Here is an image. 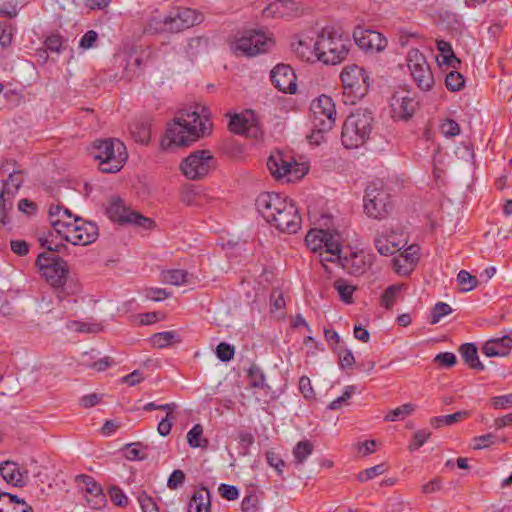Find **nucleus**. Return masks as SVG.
<instances>
[{
	"instance_id": "obj_1",
	"label": "nucleus",
	"mask_w": 512,
	"mask_h": 512,
	"mask_svg": "<svg viewBox=\"0 0 512 512\" xmlns=\"http://www.w3.org/2000/svg\"><path fill=\"white\" fill-rule=\"evenodd\" d=\"M213 128L210 111L205 106L180 110L167 124L165 135L161 139L163 150L186 147L208 136Z\"/></svg>"
},
{
	"instance_id": "obj_2",
	"label": "nucleus",
	"mask_w": 512,
	"mask_h": 512,
	"mask_svg": "<svg viewBox=\"0 0 512 512\" xmlns=\"http://www.w3.org/2000/svg\"><path fill=\"white\" fill-rule=\"evenodd\" d=\"M0 223H10L9 211L13 209L15 195L20 189L24 177L21 170L16 169V163L12 160L5 161L0 167Z\"/></svg>"
},
{
	"instance_id": "obj_3",
	"label": "nucleus",
	"mask_w": 512,
	"mask_h": 512,
	"mask_svg": "<svg viewBox=\"0 0 512 512\" xmlns=\"http://www.w3.org/2000/svg\"><path fill=\"white\" fill-rule=\"evenodd\" d=\"M0 223H10L9 211L13 209L15 195L20 189L24 177L21 170L16 169V163L12 160L5 161L0 167Z\"/></svg>"
},
{
	"instance_id": "obj_4",
	"label": "nucleus",
	"mask_w": 512,
	"mask_h": 512,
	"mask_svg": "<svg viewBox=\"0 0 512 512\" xmlns=\"http://www.w3.org/2000/svg\"><path fill=\"white\" fill-rule=\"evenodd\" d=\"M91 153L104 173L119 172L128 158L126 146L119 139H99L93 142Z\"/></svg>"
},
{
	"instance_id": "obj_5",
	"label": "nucleus",
	"mask_w": 512,
	"mask_h": 512,
	"mask_svg": "<svg viewBox=\"0 0 512 512\" xmlns=\"http://www.w3.org/2000/svg\"><path fill=\"white\" fill-rule=\"evenodd\" d=\"M372 123V112L367 109H358L351 113L342 127V144L348 149L363 145L371 134Z\"/></svg>"
},
{
	"instance_id": "obj_6",
	"label": "nucleus",
	"mask_w": 512,
	"mask_h": 512,
	"mask_svg": "<svg viewBox=\"0 0 512 512\" xmlns=\"http://www.w3.org/2000/svg\"><path fill=\"white\" fill-rule=\"evenodd\" d=\"M350 42L340 35L324 29L315 41L318 60L325 64L336 65L342 62L349 51Z\"/></svg>"
},
{
	"instance_id": "obj_7",
	"label": "nucleus",
	"mask_w": 512,
	"mask_h": 512,
	"mask_svg": "<svg viewBox=\"0 0 512 512\" xmlns=\"http://www.w3.org/2000/svg\"><path fill=\"white\" fill-rule=\"evenodd\" d=\"M340 78L343 85L344 95L351 103L362 99L368 92L370 78L368 73L356 64L347 65L343 68Z\"/></svg>"
},
{
	"instance_id": "obj_8",
	"label": "nucleus",
	"mask_w": 512,
	"mask_h": 512,
	"mask_svg": "<svg viewBox=\"0 0 512 512\" xmlns=\"http://www.w3.org/2000/svg\"><path fill=\"white\" fill-rule=\"evenodd\" d=\"M36 265L46 281L53 287H62L67 279L68 265L58 255L43 252L38 255Z\"/></svg>"
},
{
	"instance_id": "obj_9",
	"label": "nucleus",
	"mask_w": 512,
	"mask_h": 512,
	"mask_svg": "<svg viewBox=\"0 0 512 512\" xmlns=\"http://www.w3.org/2000/svg\"><path fill=\"white\" fill-rule=\"evenodd\" d=\"M311 111L313 113L312 123L314 130L311 138L316 136L322 138V133L330 131L334 125L336 116L335 104L331 97L321 95L317 100L313 101Z\"/></svg>"
},
{
	"instance_id": "obj_10",
	"label": "nucleus",
	"mask_w": 512,
	"mask_h": 512,
	"mask_svg": "<svg viewBox=\"0 0 512 512\" xmlns=\"http://www.w3.org/2000/svg\"><path fill=\"white\" fill-rule=\"evenodd\" d=\"M273 45L272 38L264 32L247 30L235 41L233 50L236 54L253 57L269 51Z\"/></svg>"
},
{
	"instance_id": "obj_11",
	"label": "nucleus",
	"mask_w": 512,
	"mask_h": 512,
	"mask_svg": "<svg viewBox=\"0 0 512 512\" xmlns=\"http://www.w3.org/2000/svg\"><path fill=\"white\" fill-rule=\"evenodd\" d=\"M215 166V158L209 150H196L181 163V171L190 180L205 177Z\"/></svg>"
},
{
	"instance_id": "obj_12",
	"label": "nucleus",
	"mask_w": 512,
	"mask_h": 512,
	"mask_svg": "<svg viewBox=\"0 0 512 512\" xmlns=\"http://www.w3.org/2000/svg\"><path fill=\"white\" fill-rule=\"evenodd\" d=\"M407 65L417 86L423 91H430L434 77L424 54L418 49H411L407 55Z\"/></svg>"
},
{
	"instance_id": "obj_13",
	"label": "nucleus",
	"mask_w": 512,
	"mask_h": 512,
	"mask_svg": "<svg viewBox=\"0 0 512 512\" xmlns=\"http://www.w3.org/2000/svg\"><path fill=\"white\" fill-rule=\"evenodd\" d=\"M107 216L114 222L120 224H134L145 229H149L153 225V220L126 207L120 198L113 199L106 208Z\"/></svg>"
},
{
	"instance_id": "obj_14",
	"label": "nucleus",
	"mask_w": 512,
	"mask_h": 512,
	"mask_svg": "<svg viewBox=\"0 0 512 512\" xmlns=\"http://www.w3.org/2000/svg\"><path fill=\"white\" fill-rule=\"evenodd\" d=\"M267 167L273 176L276 178L287 176L288 181L299 179L307 172V168L303 164L285 159L281 152L270 155L267 160Z\"/></svg>"
},
{
	"instance_id": "obj_15",
	"label": "nucleus",
	"mask_w": 512,
	"mask_h": 512,
	"mask_svg": "<svg viewBox=\"0 0 512 512\" xmlns=\"http://www.w3.org/2000/svg\"><path fill=\"white\" fill-rule=\"evenodd\" d=\"M52 231L49 232V237L40 238L41 245L46 247L50 252L65 253L67 246L61 243H54V238L60 237L62 240L67 242L72 229L74 228V221H69L66 217L56 216L53 219H49Z\"/></svg>"
},
{
	"instance_id": "obj_16",
	"label": "nucleus",
	"mask_w": 512,
	"mask_h": 512,
	"mask_svg": "<svg viewBox=\"0 0 512 512\" xmlns=\"http://www.w3.org/2000/svg\"><path fill=\"white\" fill-rule=\"evenodd\" d=\"M390 197L385 191L374 185L366 188L364 196V210L366 214L374 219L384 218L391 209Z\"/></svg>"
},
{
	"instance_id": "obj_17",
	"label": "nucleus",
	"mask_w": 512,
	"mask_h": 512,
	"mask_svg": "<svg viewBox=\"0 0 512 512\" xmlns=\"http://www.w3.org/2000/svg\"><path fill=\"white\" fill-rule=\"evenodd\" d=\"M340 236L337 233H331L328 230L312 229L306 237L305 243L307 247L314 253H318L325 249L326 254L335 255L339 250Z\"/></svg>"
},
{
	"instance_id": "obj_18",
	"label": "nucleus",
	"mask_w": 512,
	"mask_h": 512,
	"mask_svg": "<svg viewBox=\"0 0 512 512\" xmlns=\"http://www.w3.org/2000/svg\"><path fill=\"white\" fill-rule=\"evenodd\" d=\"M269 224L280 232L296 233L301 227V217L295 204L287 199L282 205L281 211L275 215V220H271Z\"/></svg>"
},
{
	"instance_id": "obj_19",
	"label": "nucleus",
	"mask_w": 512,
	"mask_h": 512,
	"mask_svg": "<svg viewBox=\"0 0 512 512\" xmlns=\"http://www.w3.org/2000/svg\"><path fill=\"white\" fill-rule=\"evenodd\" d=\"M203 21L202 14L191 8H176L166 16L167 33H178Z\"/></svg>"
},
{
	"instance_id": "obj_20",
	"label": "nucleus",
	"mask_w": 512,
	"mask_h": 512,
	"mask_svg": "<svg viewBox=\"0 0 512 512\" xmlns=\"http://www.w3.org/2000/svg\"><path fill=\"white\" fill-rule=\"evenodd\" d=\"M272 84L279 91L295 94L297 91V76L290 65L277 64L270 72Z\"/></svg>"
},
{
	"instance_id": "obj_21",
	"label": "nucleus",
	"mask_w": 512,
	"mask_h": 512,
	"mask_svg": "<svg viewBox=\"0 0 512 512\" xmlns=\"http://www.w3.org/2000/svg\"><path fill=\"white\" fill-rule=\"evenodd\" d=\"M357 46L367 52H380L387 46V39L379 32L357 27L353 32Z\"/></svg>"
},
{
	"instance_id": "obj_22",
	"label": "nucleus",
	"mask_w": 512,
	"mask_h": 512,
	"mask_svg": "<svg viewBox=\"0 0 512 512\" xmlns=\"http://www.w3.org/2000/svg\"><path fill=\"white\" fill-rule=\"evenodd\" d=\"M98 227L95 223L86 221L82 218H74V228L67 238V242L73 245H88L93 243L98 237Z\"/></svg>"
},
{
	"instance_id": "obj_23",
	"label": "nucleus",
	"mask_w": 512,
	"mask_h": 512,
	"mask_svg": "<svg viewBox=\"0 0 512 512\" xmlns=\"http://www.w3.org/2000/svg\"><path fill=\"white\" fill-rule=\"evenodd\" d=\"M286 197L274 192H263L256 199V208L261 216L269 223L275 220V215L281 211Z\"/></svg>"
},
{
	"instance_id": "obj_24",
	"label": "nucleus",
	"mask_w": 512,
	"mask_h": 512,
	"mask_svg": "<svg viewBox=\"0 0 512 512\" xmlns=\"http://www.w3.org/2000/svg\"><path fill=\"white\" fill-rule=\"evenodd\" d=\"M78 486L85 491V498L93 509H100L105 504V494L102 487L93 477L80 474L76 477Z\"/></svg>"
},
{
	"instance_id": "obj_25",
	"label": "nucleus",
	"mask_w": 512,
	"mask_h": 512,
	"mask_svg": "<svg viewBox=\"0 0 512 512\" xmlns=\"http://www.w3.org/2000/svg\"><path fill=\"white\" fill-rule=\"evenodd\" d=\"M417 103L409 92H396L391 97V112L392 116L397 119L407 120L412 117Z\"/></svg>"
},
{
	"instance_id": "obj_26",
	"label": "nucleus",
	"mask_w": 512,
	"mask_h": 512,
	"mask_svg": "<svg viewBox=\"0 0 512 512\" xmlns=\"http://www.w3.org/2000/svg\"><path fill=\"white\" fill-rule=\"evenodd\" d=\"M248 386L254 390L264 391L265 395L274 394L271 386L268 384L263 370L255 363H252L246 371ZM273 398V396H271Z\"/></svg>"
},
{
	"instance_id": "obj_27",
	"label": "nucleus",
	"mask_w": 512,
	"mask_h": 512,
	"mask_svg": "<svg viewBox=\"0 0 512 512\" xmlns=\"http://www.w3.org/2000/svg\"><path fill=\"white\" fill-rule=\"evenodd\" d=\"M0 512H33L24 499L7 492L0 493Z\"/></svg>"
},
{
	"instance_id": "obj_28",
	"label": "nucleus",
	"mask_w": 512,
	"mask_h": 512,
	"mask_svg": "<svg viewBox=\"0 0 512 512\" xmlns=\"http://www.w3.org/2000/svg\"><path fill=\"white\" fill-rule=\"evenodd\" d=\"M0 476L13 486L21 487L25 484L23 473L16 462L4 461L0 464Z\"/></svg>"
},
{
	"instance_id": "obj_29",
	"label": "nucleus",
	"mask_w": 512,
	"mask_h": 512,
	"mask_svg": "<svg viewBox=\"0 0 512 512\" xmlns=\"http://www.w3.org/2000/svg\"><path fill=\"white\" fill-rule=\"evenodd\" d=\"M340 265L348 273L358 275L364 272L365 257L362 254L352 252L349 256L341 257Z\"/></svg>"
},
{
	"instance_id": "obj_30",
	"label": "nucleus",
	"mask_w": 512,
	"mask_h": 512,
	"mask_svg": "<svg viewBox=\"0 0 512 512\" xmlns=\"http://www.w3.org/2000/svg\"><path fill=\"white\" fill-rule=\"evenodd\" d=\"M295 54L304 61L318 60V51L315 49V41L312 38L300 39L294 45Z\"/></svg>"
},
{
	"instance_id": "obj_31",
	"label": "nucleus",
	"mask_w": 512,
	"mask_h": 512,
	"mask_svg": "<svg viewBox=\"0 0 512 512\" xmlns=\"http://www.w3.org/2000/svg\"><path fill=\"white\" fill-rule=\"evenodd\" d=\"M210 492L203 488L202 491L195 492L189 502L188 512H210Z\"/></svg>"
},
{
	"instance_id": "obj_32",
	"label": "nucleus",
	"mask_w": 512,
	"mask_h": 512,
	"mask_svg": "<svg viewBox=\"0 0 512 512\" xmlns=\"http://www.w3.org/2000/svg\"><path fill=\"white\" fill-rule=\"evenodd\" d=\"M150 342L153 348L163 349L168 348L176 343H180L181 336L176 331H164L152 335Z\"/></svg>"
},
{
	"instance_id": "obj_33",
	"label": "nucleus",
	"mask_w": 512,
	"mask_h": 512,
	"mask_svg": "<svg viewBox=\"0 0 512 512\" xmlns=\"http://www.w3.org/2000/svg\"><path fill=\"white\" fill-rule=\"evenodd\" d=\"M229 130L235 134L249 135L253 125L248 118L240 114H234L228 124Z\"/></svg>"
},
{
	"instance_id": "obj_34",
	"label": "nucleus",
	"mask_w": 512,
	"mask_h": 512,
	"mask_svg": "<svg viewBox=\"0 0 512 512\" xmlns=\"http://www.w3.org/2000/svg\"><path fill=\"white\" fill-rule=\"evenodd\" d=\"M189 275L182 269H171L162 272V281L175 286H180L189 283Z\"/></svg>"
},
{
	"instance_id": "obj_35",
	"label": "nucleus",
	"mask_w": 512,
	"mask_h": 512,
	"mask_svg": "<svg viewBox=\"0 0 512 512\" xmlns=\"http://www.w3.org/2000/svg\"><path fill=\"white\" fill-rule=\"evenodd\" d=\"M511 348L512 338L508 335H504L487 340L482 347V352H500L501 350H509Z\"/></svg>"
},
{
	"instance_id": "obj_36",
	"label": "nucleus",
	"mask_w": 512,
	"mask_h": 512,
	"mask_svg": "<svg viewBox=\"0 0 512 512\" xmlns=\"http://www.w3.org/2000/svg\"><path fill=\"white\" fill-rule=\"evenodd\" d=\"M392 238L393 237H386L383 235L377 236L375 238L376 248L381 255H393L400 250L399 244L396 243Z\"/></svg>"
},
{
	"instance_id": "obj_37",
	"label": "nucleus",
	"mask_w": 512,
	"mask_h": 512,
	"mask_svg": "<svg viewBox=\"0 0 512 512\" xmlns=\"http://www.w3.org/2000/svg\"><path fill=\"white\" fill-rule=\"evenodd\" d=\"M416 409V406L412 403L403 404L395 409L390 410L384 417L386 422H396L404 420L407 416H410Z\"/></svg>"
},
{
	"instance_id": "obj_38",
	"label": "nucleus",
	"mask_w": 512,
	"mask_h": 512,
	"mask_svg": "<svg viewBox=\"0 0 512 512\" xmlns=\"http://www.w3.org/2000/svg\"><path fill=\"white\" fill-rule=\"evenodd\" d=\"M467 416H468V412L467 411H458V412H455V413L450 414V415L433 417L430 420V424L434 428L437 429V428H440L442 426L453 425L454 423L461 421L462 419H464Z\"/></svg>"
},
{
	"instance_id": "obj_39",
	"label": "nucleus",
	"mask_w": 512,
	"mask_h": 512,
	"mask_svg": "<svg viewBox=\"0 0 512 512\" xmlns=\"http://www.w3.org/2000/svg\"><path fill=\"white\" fill-rule=\"evenodd\" d=\"M437 49L443 56V62L452 68H456L460 64V60L455 56L452 46L449 42L444 40L437 41Z\"/></svg>"
},
{
	"instance_id": "obj_40",
	"label": "nucleus",
	"mask_w": 512,
	"mask_h": 512,
	"mask_svg": "<svg viewBox=\"0 0 512 512\" xmlns=\"http://www.w3.org/2000/svg\"><path fill=\"white\" fill-rule=\"evenodd\" d=\"M313 451V445L309 441H300L293 449L294 463L301 465Z\"/></svg>"
},
{
	"instance_id": "obj_41",
	"label": "nucleus",
	"mask_w": 512,
	"mask_h": 512,
	"mask_svg": "<svg viewBox=\"0 0 512 512\" xmlns=\"http://www.w3.org/2000/svg\"><path fill=\"white\" fill-rule=\"evenodd\" d=\"M294 2L290 0H279L269 4L263 11L267 17H283L286 14V8L293 6Z\"/></svg>"
},
{
	"instance_id": "obj_42",
	"label": "nucleus",
	"mask_w": 512,
	"mask_h": 512,
	"mask_svg": "<svg viewBox=\"0 0 512 512\" xmlns=\"http://www.w3.org/2000/svg\"><path fill=\"white\" fill-rule=\"evenodd\" d=\"M401 290V285H391L387 287L381 296V305L390 310L397 301Z\"/></svg>"
},
{
	"instance_id": "obj_43",
	"label": "nucleus",
	"mask_w": 512,
	"mask_h": 512,
	"mask_svg": "<svg viewBox=\"0 0 512 512\" xmlns=\"http://www.w3.org/2000/svg\"><path fill=\"white\" fill-rule=\"evenodd\" d=\"M203 428L200 424L194 425L187 433V441L190 447H205L208 444L207 439H202Z\"/></svg>"
},
{
	"instance_id": "obj_44",
	"label": "nucleus",
	"mask_w": 512,
	"mask_h": 512,
	"mask_svg": "<svg viewBox=\"0 0 512 512\" xmlns=\"http://www.w3.org/2000/svg\"><path fill=\"white\" fill-rule=\"evenodd\" d=\"M457 282L462 292H469L477 287L478 279L466 270H461L457 275Z\"/></svg>"
},
{
	"instance_id": "obj_45",
	"label": "nucleus",
	"mask_w": 512,
	"mask_h": 512,
	"mask_svg": "<svg viewBox=\"0 0 512 512\" xmlns=\"http://www.w3.org/2000/svg\"><path fill=\"white\" fill-rule=\"evenodd\" d=\"M144 32L151 35L167 33L166 17H151L145 25Z\"/></svg>"
},
{
	"instance_id": "obj_46",
	"label": "nucleus",
	"mask_w": 512,
	"mask_h": 512,
	"mask_svg": "<svg viewBox=\"0 0 512 512\" xmlns=\"http://www.w3.org/2000/svg\"><path fill=\"white\" fill-rule=\"evenodd\" d=\"M446 87L450 91H460L465 85V79L457 71H451L446 75Z\"/></svg>"
},
{
	"instance_id": "obj_47",
	"label": "nucleus",
	"mask_w": 512,
	"mask_h": 512,
	"mask_svg": "<svg viewBox=\"0 0 512 512\" xmlns=\"http://www.w3.org/2000/svg\"><path fill=\"white\" fill-rule=\"evenodd\" d=\"M335 289L338 291L340 299L345 303H352V295L355 288L348 285L344 280H337L334 284Z\"/></svg>"
},
{
	"instance_id": "obj_48",
	"label": "nucleus",
	"mask_w": 512,
	"mask_h": 512,
	"mask_svg": "<svg viewBox=\"0 0 512 512\" xmlns=\"http://www.w3.org/2000/svg\"><path fill=\"white\" fill-rule=\"evenodd\" d=\"M325 338L327 342L329 343V346L332 350L335 352H351L350 350L344 348L340 345V336L335 330L332 329H325L324 330Z\"/></svg>"
},
{
	"instance_id": "obj_49",
	"label": "nucleus",
	"mask_w": 512,
	"mask_h": 512,
	"mask_svg": "<svg viewBox=\"0 0 512 512\" xmlns=\"http://www.w3.org/2000/svg\"><path fill=\"white\" fill-rule=\"evenodd\" d=\"M66 40L59 34L54 33L48 36L44 42L47 50L60 53Z\"/></svg>"
},
{
	"instance_id": "obj_50",
	"label": "nucleus",
	"mask_w": 512,
	"mask_h": 512,
	"mask_svg": "<svg viewBox=\"0 0 512 512\" xmlns=\"http://www.w3.org/2000/svg\"><path fill=\"white\" fill-rule=\"evenodd\" d=\"M452 312V308L444 302H438L432 309L431 323H438L444 316L449 315Z\"/></svg>"
},
{
	"instance_id": "obj_51",
	"label": "nucleus",
	"mask_w": 512,
	"mask_h": 512,
	"mask_svg": "<svg viewBox=\"0 0 512 512\" xmlns=\"http://www.w3.org/2000/svg\"><path fill=\"white\" fill-rule=\"evenodd\" d=\"M142 512H159L158 506L151 496L145 491H140L137 496Z\"/></svg>"
},
{
	"instance_id": "obj_52",
	"label": "nucleus",
	"mask_w": 512,
	"mask_h": 512,
	"mask_svg": "<svg viewBox=\"0 0 512 512\" xmlns=\"http://www.w3.org/2000/svg\"><path fill=\"white\" fill-rule=\"evenodd\" d=\"M68 328L77 332L94 333L102 330V326L98 323L90 324L85 322L72 321L68 324Z\"/></svg>"
},
{
	"instance_id": "obj_53",
	"label": "nucleus",
	"mask_w": 512,
	"mask_h": 512,
	"mask_svg": "<svg viewBox=\"0 0 512 512\" xmlns=\"http://www.w3.org/2000/svg\"><path fill=\"white\" fill-rule=\"evenodd\" d=\"M14 27L11 23H0V45L7 47L11 44L13 38Z\"/></svg>"
},
{
	"instance_id": "obj_54",
	"label": "nucleus",
	"mask_w": 512,
	"mask_h": 512,
	"mask_svg": "<svg viewBox=\"0 0 512 512\" xmlns=\"http://www.w3.org/2000/svg\"><path fill=\"white\" fill-rule=\"evenodd\" d=\"M131 133L135 140L142 144H147L150 140V129L145 125H134L131 127Z\"/></svg>"
},
{
	"instance_id": "obj_55",
	"label": "nucleus",
	"mask_w": 512,
	"mask_h": 512,
	"mask_svg": "<svg viewBox=\"0 0 512 512\" xmlns=\"http://www.w3.org/2000/svg\"><path fill=\"white\" fill-rule=\"evenodd\" d=\"M266 460L267 463L277 471L278 475L282 476L285 462L280 457V455L274 451L269 450L266 452Z\"/></svg>"
},
{
	"instance_id": "obj_56",
	"label": "nucleus",
	"mask_w": 512,
	"mask_h": 512,
	"mask_svg": "<svg viewBox=\"0 0 512 512\" xmlns=\"http://www.w3.org/2000/svg\"><path fill=\"white\" fill-rule=\"evenodd\" d=\"M258 497L255 493H249L241 503L243 512H258Z\"/></svg>"
},
{
	"instance_id": "obj_57",
	"label": "nucleus",
	"mask_w": 512,
	"mask_h": 512,
	"mask_svg": "<svg viewBox=\"0 0 512 512\" xmlns=\"http://www.w3.org/2000/svg\"><path fill=\"white\" fill-rule=\"evenodd\" d=\"M431 432L425 429L418 430L413 435V442L409 445L411 451L419 449L430 437Z\"/></svg>"
},
{
	"instance_id": "obj_58",
	"label": "nucleus",
	"mask_w": 512,
	"mask_h": 512,
	"mask_svg": "<svg viewBox=\"0 0 512 512\" xmlns=\"http://www.w3.org/2000/svg\"><path fill=\"white\" fill-rule=\"evenodd\" d=\"M218 492L222 498L228 501L236 500L239 496L238 488L234 485L221 484L218 487Z\"/></svg>"
},
{
	"instance_id": "obj_59",
	"label": "nucleus",
	"mask_w": 512,
	"mask_h": 512,
	"mask_svg": "<svg viewBox=\"0 0 512 512\" xmlns=\"http://www.w3.org/2000/svg\"><path fill=\"white\" fill-rule=\"evenodd\" d=\"M433 363L440 368H450L456 364L455 354H436Z\"/></svg>"
},
{
	"instance_id": "obj_60",
	"label": "nucleus",
	"mask_w": 512,
	"mask_h": 512,
	"mask_svg": "<svg viewBox=\"0 0 512 512\" xmlns=\"http://www.w3.org/2000/svg\"><path fill=\"white\" fill-rule=\"evenodd\" d=\"M48 215H49V219H53V217H56V216H61V217H66L69 221H71V220L74 221V218H79L78 216L73 215L70 210H68L67 208H64L60 205H51L49 208Z\"/></svg>"
},
{
	"instance_id": "obj_61",
	"label": "nucleus",
	"mask_w": 512,
	"mask_h": 512,
	"mask_svg": "<svg viewBox=\"0 0 512 512\" xmlns=\"http://www.w3.org/2000/svg\"><path fill=\"white\" fill-rule=\"evenodd\" d=\"M109 495L112 502L117 506L124 507L128 503L127 497L125 496L123 491L117 486H113L109 489Z\"/></svg>"
},
{
	"instance_id": "obj_62",
	"label": "nucleus",
	"mask_w": 512,
	"mask_h": 512,
	"mask_svg": "<svg viewBox=\"0 0 512 512\" xmlns=\"http://www.w3.org/2000/svg\"><path fill=\"white\" fill-rule=\"evenodd\" d=\"M140 446V443L128 444L126 458L131 461L144 459L146 455Z\"/></svg>"
},
{
	"instance_id": "obj_63",
	"label": "nucleus",
	"mask_w": 512,
	"mask_h": 512,
	"mask_svg": "<svg viewBox=\"0 0 512 512\" xmlns=\"http://www.w3.org/2000/svg\"><path fill=\"white\" fill-rule=\"evenodd\" d=\"M185 478V473L182 470H174L168 478L167 486L170 489H177L180 485L184 483Z\"/></svg>"
},
{
	"instance_id": "obj_64",
	"label": "nucleus",
	"mask_w": 512,
	"mask_h": 512,
	"mask_svg": "<svg viewBox=\"0 0 512 512\" xmlns=\"http://www.w3.org/2000/svg\"><path fill=\"white\" fill-rule=\"evenodd\" d=\"M491 401L494 409H508L512 405V394L496 396Z\"/></svg>"
}]
</instances>
